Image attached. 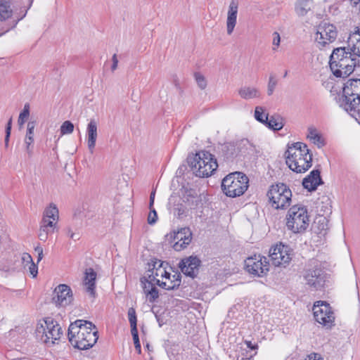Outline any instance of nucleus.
<instances>
[{
  "label": "nucleus",
  "instance_id": "aec40b11",
  "mask_svg": "<svg viewBox=\"0 0 360 360\" xmlns=\"http://www.w3.org/2000/svg\"><path fill=\"white\" fill-rule=\"evenodd\" d=\"M321 172L319 169H314L310 174L306 176L302 181V185L304 188L309 191H315L318 186L322 184L323 182L321 178Z\"/></svg>",
  "mask_w": 360,
  "mask_h": 360
},
{
  "label": "nucleus",
  "instance_id": "49530a36",
  "mask_svg": "<svg viewBox=\"0 0 360 360\" xmlns=\"http://www.w3.org/2000/svg\"><path fill=\"white\" fill-rule=\"evenodd\" d=\"M66 235L73 240L76 241L78 240L80 238V233L79 232H75L72 231V229L70 227H67L65 229Z\"/></svg>",
  "mask_w": 360,
  "mask_h": 360
},
{
  "label": "nucleus",
  "instance_id": "6e6d98bb",
  "mask_svg": "<svg viewBox=\"0 0 360 360\" xmlns=\"http://www.w3.org/2000/svg\"><path fill=\"white\" fill-rule=\"evenodd\" d=\"M351 5L356 8L360 15V0H349Z\"/></svg>",
  "mask_w": 360,
  "mask_h": 360
},
{
  "label": "nucleus",
  "instance_id": "ddd939ff",
  "mask_svg": "<svg viewBox=\"0 0 360 360\" xmlns=\"http://www.w3.org/2000/svg\"><path fill=\"white\" fill-rule=\"evenodd\" d=\"M303 277L306 285L314 290H319L324 285L326 275L321 266L316 264L311 269H305Z\"/></svg>",
  "mask_w": 360,
  "mask_h": 360
},
{
  "label": "nucleus",
  "instance_id": "7c9ffc66",
  "mask_svg": "<svg viewBox=\"0 0 360 360\" xmlns=\"http://www.w3.org/2000/svg\"><path fill=\"white\" fill-rule=\"evenodd\" d=\"M360 42V27H355L347 38V48L354 47Z\"/></svg>",
  "mask_w": 360,
  "mask_h": 360
},
{
  "label": "nucleus",
  "instance_id": "603ef678",
  "mask_svg": "<svg viewBox=\"0 0 360 360\" xmlns=\"http://www.w3.org/2000/svg\"><path fill=\"white\" fill-rule=\"evenodd\" d=\"M22 262L27 265L33 262L32 256L28 253H23L22 256Z\"/></svg>",
  "mask_w": 360,
  "mask_h": 360
},
{
  "label": "nucleus",
  "instance_id": "c756f323",
  "mask_svg": "<svg viewBox=\"0 0 360 360\" xmlns=\"http://www.w3.org/2000/svg\"><path fill=\"white\" fill-rule=\"evenodd\" d=\"M42 217L53 219V221H58L59 212L56 205L54 203H50L49 205L45 208Z\"/></svg>",
  "mask_w": 360,
  "mask_h": 360
},
{
  "label": "nucleus",
  "instance_id": "6ab92c4d",
  "mask_svg": "<svg viewBox=\"0 0 360 360\" xmlns=\"http://www.w3.org/2000/svg\"><path fill=\"white\" fill-rule=\"evenodd\" d=\"M238 4L236 0H231L227 13L226 31L229 35H231L236 27L237 22Z\"/></svg>",
  "mask_w": 360,
  "mask_h": 360
},
{
  "label": "nucleus",
  "instance_id": "bf43d9fd",
  "mask_svg": "<svg viewBox=\"0 0 360 360\" xmlns=\"http://www.w3.org/2000/svg\"><path fill=\"white\" fill-rule=\"evenodd\" d=\"M11 125H12V118H10L7 123L6 127V134H11Z\"/></svg>",
  "mask_w": 360,
  "mask_h": 360
},
{
  "label": "nucleus",
  "instance_id": "423d86ee",
  "mask_svg": "<svg viewBox=\"0 0 360 360\" xmlns=\"http://www.w3.org/2000/svg\"><path fill=\"white\" fill-rule=\"evenodd\" d=\"M248 176L238 172L226 176L221 182V189L229 197L235 198L243 195L248 188Z\"/></svg>",
  "mask_w": 360,
  "mask_h": 360
},
{
  "label": "nucleus",
  "instance_id": "a18cd8bd",
  "mask_svg": "<svg viewBox=\"0 0 360 360\" xmlns=\"http://www.w3.org/2000/svg\"><path fill=\"white\" fill-rule=\"evenodd\" d=\"M58 221H53V219L42 217L40 225L56 229Z\"/></svg>",
  "mask_w": 360,
  "mask_h": 360
},
{
  "label": "nucleus",
  "instance_id": "bb28decb",
  "mask_svg": "<svg viewBox=\"0 0 360 360\" xmlns=\"http://www.w3.org/2000/svg\"><path fill=\"white\" fill-rule=\"evenodd\" d=\"M264 124L271 129L278 131L284 126L283 118L278 114H274L267 117V122Z\"/></svg>",
  "mask_w": 360,
  "mask_h": 360
},
{
  "label": "nucleus",
  "instance_id": "2eb2a0df",
  "mask_svg": "<svg viewBox=\"0 0 360 360\" xmlns=\"http://www.w3.org/2000/svg\"><path fill=\"white\" fill-rule=\"evenodd\" d=\"M73 300L71 288L65 284L58 285L53 291V302L58 307H65Z\"/></svg>",
  "mask_w": 360,
  "mask_h": 360
},
{
  "label": "nucleus",
  "instance_id": "c85d7f7f",
  "mask_svg": "<svg viewBox=\"0 0 360 360\" xmlns=\"http://www.w3.org/2000/svg\"><path fill=\"white\" fill-rule=\"evenodd\" d=\"M13 11L9 1H0V21H5L12 16Z\"/></svg>",
  "mask_w": 360,
  "mask_h": 360
},
{
  "label": "nucleus",
  "instance_id": "412c9836",
  "mask_svg": "<svg viewBox=\"0 0 360 360\" xmlns=\"http://www.w3.org/2000/svg\"><path fill=\"white\" fill-rule=\"evenodd\" d=\"M96 273L91 268L87 269L85 271V276L84 280V284L85 285L86 292L91 297H95L96 291Z\"/></svg>",
  "mask_w": 360,
  "mask_h": 360
},
{
  "label": "nucleus",
  "instance_id": "f704fd0d",
  "mask_svg": "<svg viewBox=\"0 0 360 360\" xmlns=\"http://www.w3.org/2000/svg\"><path fill=\"white\" fill-rule=\"evenodd\" d=\"M54 229H55L40 225L38 233L39 239L44 242L46 241L49 235L52 234L54 232Z\"/></svg>",
  "mask_w": 360,
  "mask_h": 360
},
{
  "label": "nucleus",
  "instance_id": "dca6fc26",
  "mask_svg": "<svg viewBox=\"0 0 360 360\" xmlns=\"http://www.w3.org/2000/svg\"><path fill=\"white\" fill-rule=\"evenodd\" d=\"M342 96H345V100L349 101L350 105L351 102L354 103V98L359 101V104H360V79L347 80L342 89ZM359 107L360 105H359Z\"/></svg>",
  "mask_w": 360,
  "mask_h": 360
},
{
  "label": "nucleus",
  "instance_id": "a19ab883",
  "mask_svg": "<svg viewBox=\"0 0 360 360\" xmlns=\"http://www.w3.org/2000/svg\"><path fill=\"white\" fill-rule=\"evenodd\" d=\"M277 85V80L273 75H271L269 79L268 86H267V94L271 96L273 94L275 87Z\"/></svg>",
  "mask_w": 360,
  "mask_h": 360
},
{
  "label": "nucleus",
  "instance_id": "052dcab7",
  "mask_svg": "<svg viewBox=\"0 0 360 360\" xmlns=\"http://www.w3.org/2000/svg\"><path fill=\"white\" fill-rule=\"evenodd\" d=\"M245 344H246L247 347L251 349H255L257 348V345H252L250 341H245Z\"/></svg>",
  "mask_w": 360,
  "mask_h": 360
},
{
  "label": "nucleus",
  "instance_id": "f03ea898",
  "mask_svg": "<svg viewBox=\"0 0 360 360\" xmlns=\"http://www.w3.org/2000/svg\"><path fill=\"white\" fill-rule=\"evenodd\" d=\"M356 56L347 47L334 49L330 56V68L336 77L350 75L356 65Z\"/></svg>",
  "mask_w": 360,
  "mask_h": 360
},
{
  "label": "nucleus",
  "instance_id": "20e7f679",
  "mask_svg": "<svg viewBox=\"0 0 360 360\" xmlns=\"http://www.w3.org/2000/svg\"><path fill=\"white\" fill-rule=\"evenodd\" d=\"M188 163L195 176L201 178L210 176L218 167L214 156L205 150L195 153Z\"/></svg>",
  "mask_w": 360,
  "mask_h": 360
},
{
  "label": "nucleus",
  "instance_id": "2f4dec72",
  "mask_svg": "<svg viewBox=\"0 0 360 360\" xmlns=\"http://www.w3.org/2000/svg\"><path fill=\"white\" fill-rule=\"evenodd\" d=\"M307 138L319 148L324 145L323 139L314 127H309L308 129Z\"/></svg>",
  "mask_w": 360,
  "mask_h": 360
},
{
  "label": "nucleus",
  "instance_id": "13d9d810",
  "mask_svg": "<svg viewBox=\"0 0 360 360\" xmlns=\"http://www.w3.org/2000/svg\"><path fill=\"white\" fill-rule=\"evenodd\" d=\"M155 190L152 191L150 195V202H149V208L153 207L154 204V200H155Z\"/></svg>",
  "mask_w": 360,
  "mask_h": 360
},
{
  "label": "nucleus",
  "instance_id": "7ed1b4c3",
  "mask_svg": "<svg viewBox=\"0 0 360 360\" xmlns=\"http://www.w3.org/2000/svg\"><path fill=\"white\" fill-rule=\"evenodd\" d=\"M286 164L296 173H304L312 165V155L305 143L297 142L285 152Z\"/></svg>",
  "mask_w": 360,
  "mask_h": 360
},
{
  "label": "nucleus",
  "instance_id": "864d4df0",
  "mask_svg": "<svg viewBox=\"0 0 360 360\" xmlns=\"http://www.w3.org/2000/svg\"><path fill=\"white\" fill-rule=\"evenodd\" d=\"M347 49L353 51L354 55H356L357 57H360V42L357 44L356 46L347 48Z\"/></svg>",
  "mask_w": 360,
  "mask_h": 360
},
{
  "label": "nucleus",
  "instance_id": "393cba45",
  "mask_svg": "<svg viewBox=\"0 0 360 360\" xmlns=\"http://www.w3.org/2000/svg\"><path fill=\"white\" fill-rule=\"evenodd\" d=\"M35 127V123L34 122H29L27 124V134L25 137V145L27 153L30 157L32 155V144L34 142V130Z\"/></svg>",
  "mask_w": 360,
  "mask_h": 360
},
{
  "label": "nucleus",
  "instance_id": "5701e85b",
  "mask_svg": "<svg viewBox=\"0 0 360 360\" xmlns=\"http://www.w3.org/2000/svg\"><path fill=\"white\" fill-rule=\"evenodd\" d=\"M172 279L171 278V274L169 273V275H167L165 277V281H157V285L165 290H174L178 288L181 285V276L179 274H176L172 276Z\"/></svg>",
  "mask_w": 360,
  "mask_h": 360
},
{
  "label": "nucleus",
  "instance_id": "6e6552de",
  "mask_svg": "<svg viewBox=\"0 0 360 360\" xmlns=\"http://www.w3.org/2000/svg\"><path fill=\"white\" fill-rule=\"evenodd\" d=\"M267 196L271 206L276 209H285L289 207L292 200V192L284 184L272 185Z\"/></svg>",
  "mask_w": 360,
  "mask_h": 360
},
{
  "label": "nucleus",
  "instance_id": "680f3d73",
  "mask_svg": "<svg viewBox=\"0 0 360 360\" xmlns=\"http://www.w3.org/2000/svg\"><path fill=\"white\" fill-rule=\"evenodd\" d=\"M10 136H11V134H6L5 139H4V143H5L6 148H7L8 146Z\"/></svg>",
  "mask_w": 360,
  "mask_h": 360
},
{
  "label": "nucleus",
  "instance_id": "473e14b6",
  "mask_svg": "<svg viewBox=\"0 0 360 360\" xmlns=\"http://www.w3.org/2000/svg\"><path fill=\"white\" fill-rule=\"evenodd\" d=\"M221 151L226 160L233 158L238 153V150L233 143H226L222 146Z\"/></svg>",
  "mask_w": 360,
  "mask_h": 360
},
{
  "label": "nucleus",
  "instance_id": "ea45409f",
  "mask_svg": "<svg viewBox=\"0 0 360 360\" xmlns=\"http://www.w3.org/2000/svg\"><path fill=\"white\" fill-rule=\"evenodd\" d=\"M146 295L148 298L150 302H154L159 297L158 288L155 286L150 288V290L146 294Z\"/></svg>",
  "mask_w": 360,
  "mask_h": 360
},
{
  "label": "nucleus",
  "instance_id": "79ce46f5",
  "mask_svg": "<svg viewBox=\"0 0 360 360\" xmlns=\"http://www.w3.org/2000/svg\"><path fill=\"white\" fill-rule=\"evenodd\" d=\"M195 78L198 86L201 89H205L207 86V81L205 77L200 73H195Z\"/></svg>",
  "mask_w": 360,
  "mask_h": 360
},
{
  "label": "nucleus",
  "instance_id": "9d476101",
  "mask_svg": "<svg viewBox=\"0 0 360 360\" xmlns=\"http://www.w3.org/2000/svg\"><path fill=\"white\" fill-rule=\"evenodd\" d=\"M313 314L316 321L327 329H330L335 326L334 312L326 302H316L313 306Z\"/></svg>",
  "mask_w": 360,
  "mask_h": 360
},
{
  "label": "nucleus",
  "instance_id": "e433bc0d",
  "mask_svg": "<svg viewBox=\"0 0 360 360\" xmlns=\"http://www.w3.org/2000/svg\"><path fill=\"white\" fill-rule=\"evenodd\" d=\"M141 283L145 295L150 290V288L155 287V282L148 278V276L141 278Z\"/></svg>",
  "mask_w": 360,
  "mask_h": 360
},
{
  "label": "nucleus",
  "instance_id": "f3484780",
  "mask_svg": "<svg viewBox=\"0 0 360 360\" xmlns=\"http://www.w3.org/2000/svg\"><path fill=\"white\" fill-rule=\"evenodd\" d=\"M200 263V260L196 256H190L181 259L179 267L185 275L194 278L198 273Z\"/></svg>",
  "mask_w": 360,
  "mask_h": 360
},
{
  "label": "nucleus",
  "instance_id": "8fccbe9b",
  "mask_svg": "<svg viewBox=\"0 0 360 360\" xmlns=\"http://www.w3.org/2000/svg\"><path fill=\"white\" fill-rule=\"evenodd\" d=\"M186 212V207L183 204H178L176 207L174 208V213L179 217H181L184 215Z\"/></svg>",
  "mask_w": 360,
  "mask_h": 360
},
{
  "label": "nucleus",
  "instance_id": "0eeeda50",
  "mask_svg": "<svg viewBox=\"0 0 360 360\" xmlns=\"http://www.w3.org/2000/svg\"><path fill=\"white\" fill-rule=\"evenodd\" d=\"M61 335L60 325L50 318L37 323L36 335L38 339L49 346L55 344V341L59 340Z\"/></svg>",
  "mask_w": 360,
  "mask_h": 360
},
{
  "label": "nucleus",
  "instance_id": "c03bdc74",
  "mask_svg": "<svg viewBox=\"0 0 360 360\" xmlns=\"http://www.w3.org/2000/svg\"><path fill=\"white\" fill-rule=\"evenodd\" d=\"M281 43V37L278 32H274L272 34V50L276 51L278 50Z\"/></svg>",
  "mask_w": 360,
  "mask_h": 360
},
{
  "label": "nucleus",
  "instance_id": "4468645a",
  "mask_svg": "<svg viewBox=\"0 0 360 360\" xmlns=\"http://www.w3.org/2000/svg\"><path fill=\"white\" fill-rule=\"evenodd\" d=\"M291 248L283 244L276 245L270 250V257L272 264L276 266L285 267L292 259Z\"/></svg>",
  "mask_w": 360,
  "mask_h": 360
},
{
  "label": "nucleus",
  "instance_id": "f257e3e1",
  "mask_svg": "<svg viewBox=\"0 0 360 360\" xmlns=\"http://www.w3.org/2000/svg\"><path fill=\"white\" fill-rule=\"evenodd\" d=\"M98 330L91 322L77 320L68 328V339L71 345L84 350L92 347L98 339Z\"/></svg>",
  "mask_w": 360,
  "mask_h": 360
},
{
  "label": "nucleus",
  "instance_id": "4c0bfd02",
  "mask_svg": "<svg viewBox=\"0 0 360 360\" xmlns=\"http://www.w3.org/2000/svg\"><path fill=\"white\" fill-rule=\"evenodd\" d=\"M30 115V105L28 103L25 104L22 111L20 113L18 117V124L22 126L25 122L26 120Z\"/></svg>",
  "mask_w": 360,
  "mask_h": 360
},
{
  "label": "nucleus",
  "instance_id": "a211bd4d",
  "mask_svg": "<svg viewBox=\"0 0 360 360\" xmlns=\"http://www.w3.org/2000/svg\"><path fill=\"white\" fill-rule=\"evenodd\" d=\"M98 137V124L97 122L92 119L90 120L86 127V141L88 149L91 154L94 152L96 142Z\"/></svg>",
  "mask_w": 360,
  "mask_h": 360
},
{
  "label": "nucleus",
  "instance_id": "e2e57ef3",
  "mask_svg": "<svg viewBox=\"0 0 360 360\" xmlns=\"http://www.w3.org/2000/svg\"><path fill=\"white\" fill-rule=\"evenodd\" d=\"M34 251L37 252V254L42 253L43 252V248L40 245H37L34 248Z\"/></svg>",
  "mask_w": 360,
  "mask_h": 360
},
{
  "label": "nucleus",
  "instance_id": "cd10ccee",
  "mask_svg": "<svg viewBox=\"0 0 360 360\" xmlns=\"http://www.w3.org/2000/svg\"><path fill=\"white\" fill-rule=\"evenodd\" d=\"M313 0H297L295 4V12L299 16H304L311 11Z\"/></svg>",
  "mask_w": 360,
  "mask_h": 360
},
{
  "label": "nucleus",
  "instance_id": "72a5a7b5",
  "mask_svg": "<svg viewBox=\"0 0 360 360\" xmlns=\"http://www.w3.org/2000/svg\"><path fill=\"white\" fill-rule=\"evenodd\" d=\"M269 115L265 112V109L262 106H257L255 110V118L259 122L265 124L267 122Z\"/></svg>",
  "mask_w": 360,
  "mask_h": 360
},
{
  "label": "nucleus",
  "instance_id": "58836bf2",
  "mask_svg": "<svg viewBox=\"0 0 360 360\" xmlns=\"http://www.w3.org/2000/svg\"><path fill=\"white\" fill-rule=\"evenodd\" d=\"M61 135L70 134L74 130V124L70 121H65L60 127Z\"/></svg>",
  "mask_w": 360,
  "mask_h": 360
},
{
  "label": "nucleus",
  "instance_id": "39448f33",
  "mask_svg": "<svg viewBox=\"0 0 360 360\" xmlns=\"http://www.w3.org/2000/svg\"><path fill=\"white\" fill-rule=\"evenodd\" d=\"M285 225L294 233H304L309 225V215L307 209L302 205L292 206L285 217Z\"/></svg>",
  "mask_w": 360,
  "mask_h": 360
},
{
  "label": "nucleus",
  "instance_id": "0e129e2a",
  "mask_svg": "<svg viewBox=\"0 0 360 360\" xmlns=\"http://www.w3.org/2000/svg\"><path fill=\"white\" fill-rule=\"evenodd\" d=\"M43 257H44L43 252L38 254L37 263H39L42 259Z\"/></svg>",
  "mask_w": 360,
  "mask_h": 360
},
{
  "label": "nucleus",
  "instance_id": "5fc2aeb1",
  "mask_svg": "<svg viewBox=\"0 0 360 360\" xmlns=\"http://www.w3.org/2000/svg\"><path fill=\"white\" fill-rule=\"evenodd\" d=\"M306 360H323L321 354L318 353H312L309 354Z\"/></svg>",
  "mask_w": 360,
  "mask_h": 360
},
{
  "label": "nucleus",
  "instance_id": "09e8293b",
  "mask_svg": "<svg viewBox=\"0 0 360 360\" xmlns=\"http://www.w3.org/2000/svg\"><path fill=\"white\" fill-rule=\"evenodd\" d=\"M328 219L324 217H321L319 218L317 224L319 225V229L322 231H326L328 229Z\"/></svg>",
  "mask_w": 360,
  "mask_h": 360
},
{
  "label": "nucleus",
  "instance_id": "4be33fe9",
  "mask_svg": "<svg viewBox=\"0 0 360 360\" xmlns=\"http://www.w3.org/2000/svg\"><path fill=\"white\" fill-rule=\"evenodd\" d=\"M354 102H351V104H354V105L349 104V101L345 100V96H341L339 98L338 103L340 107L344 108L347 112H348L352 117L356 119H360V107L359 108V101L354 98Z\"/></svg>",
  "mask_w": 360,
  "mask_h": 360
},
{
  "label": "nucleus",
  "instance_id": "c9c22d12",
  "mask_svg": "<svg viewBox=\"0 0 360 360\" xmlns=\"http://www.w3.org/2000/svg\"><path fill=\"white\" fill-rule=\"evenodd\" d=\"M128 318L130 323L131 330H137V319L136 311L133 307L128 310Z\"/></svg>",
  "mask_w": 360,
  "mask_h": 360
},
{
  "label": "nucleus",
  "instance_id": "f8f14e48",
  "mask_svg": "<svg viewBox=\"0 0 360 360\" xmlns=\"http://www.w3.org/2000/svg\"><path fill=\"white\" fill-rule=\"evenodd\" d=\"M246 271L255 276H262L269 269V262L266 257L254 255L245 261Z\"/></svg>",
  "mask_w": 360,
  "mask_h": 360
},
{
  "label": "nucleus",
  "instance_id": "4d7b16f0",
  "mask_svg": "<svg viewBox=\"0 0 360 360\" xmlns=\"http://www.w3.org/2000/svg\"><path fill=\"white\" fill-rule=\"evenodd\" d=\"M112 65L111 66V70L113 72V71H115L117 69V64H118V59L117 58V55L116 54H114L112 56Z\"/></svg>",
  "mask_w": 360,
  "mask_h": 360
},
{
  "label": "nucleus",
  "instance_id": "37998d69",
  "mask_svg": "<svg viewBox=\"0 0 360 360\" xmlns=\"http://www.w3.org/2000/svg\"><path fill=\"white\" fill-rule=\"evenodd\" d=\"M131 333L133 337L135 348L137 350L138 353L140 354L141 352V347L139 338L138 330H131Z\"/></svg>",
  "mask_w": 360,
  "mask_h": 360
},
{
  "label": "nucleus",
  "instance_id": "9b49d317",
  "mask_svg": "<svg viewBox=\"0 0 360 360\" xmlns=\"http://www.w3.org/2000/svg\"><path fill=\"white\" fill-rule=\"evenodd\" d=\"M169 243H172V248L176 251H181L188 247L191 243L193 233L189 227H182L177 231H173L167 235Z\"/></svg>",
  "mask_w": 360,
  "mask_h": 360
},
{
  "label": "nucleus",
  "instance_id": "de8ad7c7",
  "mask_svg": "<svg viewBox=\"0 0 360 360\" xmlns=\"http://www.w3.org/2000/svg\"><path fill=\"white\" fill-rule=\"evenodd\" d=\"M149 209L150 212L148 216V223L152 225L156 223L158 220V214L155 210L153 207Z\"/></svg>",
  "mask_w": 360,
  "mask_h": 360
},
{
  "label": "nucleus",
  "instance_id": "1a4fd4ad",
  "mask_svg": "<svg viewBox=\"0 0 360 360\" xmlns=\"http://www.w3.org/2000/svg\"><path fill=\"white\" fill-rule=\"evenodd\" d=\"M338 31L333 24L322 22L316 28L314 41L316 46L322 49L329 46L337 38Z\"/></svg>",
  "mask_w": 360,
  "mask_h": 360
},
{
  "label": "nucleus",
  "instance_id": "3c124183",
  "mask_svg": "<svg viewBox=\"0 0 360 360\" xmlns=\"http://www.w3.org/2000/svg\"><path fill=\"white\" fill-rule=\"evenodd\" d=\"M29 271L30 274L35 278L38 274V267L37 264L33 262L29 264Z\"/></svg>",
  "mask_w": 360,
  "mask_h": 360
},
{
  "label": "nucleus",
  "instance_id": "b1692460",
  "mask_svg": "<svg viewBox=\"0 0 360 360\" xmlns=\"http://www.w3.org/2000/svg\"><path fill=\"white\" fill-rule=\"evenodd\" d=\"M156 264L157 263L155 262L153 264V268L149 269L147 273L148 278L154 281L155 284H157V281L160 280L159 277L163 279L167 275H169V272L162 266V263L159 264L158 266H156Z\"/></svg>",
  "mask_w": 360,
  "mask_h": 360
},
{
  "label": "nucleus",
  "instance_id": "a878e982",
  "mask_svg": "<svg viewBox=\"0 0 360 360\" xmlns=\"http://www.w3.org/2000/svg\"><path fill=\"white\" fill-rule=\"evenodd\" d=\"M238 94L242 98L245 100L259 98L260 96L259 91L257 88L249 86L241 87L238 90Z\"/></svg>",
  "mask_w": 360,
  "mask_h": 360
}]
</instances>
